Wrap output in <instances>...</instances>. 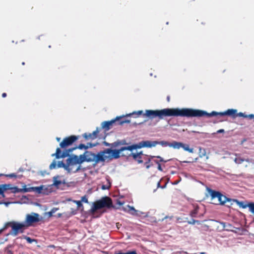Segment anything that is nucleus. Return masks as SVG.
<instances>
[{
  "label": "nucleus",
  "mask_w": 254,
  "mask_h": 254,
  "mask_svg": "<svg viewBox=\"0 0 254 254\" xmlns=\"http://www.w3.org/2000/svg\"><path fill=\"white\" fill-rule=\"evenodd\" d=\"M142 115L143 117H147L150 119H153L158 117L159 119H163L166 117H194L197 115H200L197 110L189 108H165L160 110H147L145 113L143 114L142 111L133 112L132 113L127 115L126 116L134 115L135 117Z\"/></svg>",
  "instance_id": "obj_1"
},
{
  "label": "nucleus",
  "mask_w": 254,
  "mask_h": 254,
  "mask_svg": "<svg viewBox=\"0 0 254 254\" xmlns=\"http://www.w3.org/2000/svg\"><path fill=\"white\" fill-rule=\"evenodd\" d=\"M75 162L76 164H80L83 162H93L94 165L97 164L100 162H104L105 157L103 156L102 151L99 152L97 154L92 153L90 151H86L82 155H80L79 157L77 155H74Z\"/></svg>",
  "instance_id": "obj_2"
},
{
  "label": "nucleus",
  "mask_w": 254,
  "mask_h": 254,
  "mask_svg": "<svg viewBox=\"0 0 254 254\" xmlns=\"http://www.w3.org/2000/svg\"><path fill=\"white\" fill-rule=\"evenodd\" d=\"M197 112H199L200 115H197L196 117H201L206 116L207 117H210L212 116H229L233 118H236L237 117H241L244 118H247V115H246L244 113L240 112L237 113V110L236 109H228L227 111L224 112H216L215 111H213L210 113H208L204 111H201L197 110Z\"/></svg>",
  "instance_id": "obj_3"
},
{
  "label": "nucleus",
  "mask_w": 254,
  "mask_h": 254,
  "mask_svg": "<svg viewBox=\"0 0 254 254\" xmlns=\"http://www.w3.org/2000/svg\"><path fill=\"white\" fill-rule=\"evenodd\" d=\"M132 151L131 146L122 147L119 149H112L107 148L102 151L103 156H104L106 159L112 160L113 159H118L120 157V153L125 150Z\"/></svg>",
  "instance_id": "obj_4"
},
{
  "label": "nucleus",
  "mask_w": 254,
  "mask_h": 254,
  "mask_svg": "<svg viewBox=\"0 0 254 254\" xmlns=\"http://www.w3.org/2000/svg\"><path fill=\"white\" fill-rule=\"evenodd\" d=\"M113 207L112 199L108 196H105L94 202L93 203L91 210L92 212H94L97 210L103 208H110Z\"/></svg>",
  "instance_id": "obj_5"
},
{
  "label": "nucleus",
  "mask_w": 254,
  "mask_h": 254,
  "mask_svg": "<svg viewBox=\"0 0 254 254\" xmlns=\"http://www.w3.org/2000/svg\"><path fill=\"white\" fill-rule=\"evenodd\" d=\"M125 116L122 117H117L115 119L109 121H104L102 123V128L105 131H108L111 129L114 126L117 125H123L125 123H129L130 121L123 119Z\"/></svg>",
  "instance_id": "obj_6"
},
{
  "label": "nucleus",
  "mask_w": 254,
  "mask_h": 254,
  "mask_svg": "<svg viewBox=\"0 0 254 254\" xmlns=\"http://www.w3.org/2000/svg\"><path fill=\"white\" fill-rule=\"evenodd\" d=\"M43 220V217L38 213L32 212L26 215L24 220V224L27 228L31 226H34V224Z\"/></svg>",
  "instance_id": "obj_7"
},
{
  "label": "nucleus",
  "mask_w": 254,
  "mask_h": 254,
  "mask_svg": "<svg viewBox=\"0 0 254 254\" xmlns=\"http://www.w3.org/2000/svg\"><path fill=\"white\" fill-rule=\"evenodd\" d=\"M8 190H10L11 192L14 193L19 192H27L29 191L28 189H19L17 187H12L11 184L0 185V195H1L2 197L4 198L5 197L4 192Z\"/></svg>",
  "instance_id": "obj_8"
},
{
  "label": "nucleus",
  "mask_w": 254,
  "mask_h": 254,
  "mask_svg": "<svg viewBox=\"0 0 254 254\" xmlns=\"http://www.w3.org/2000/svg\"><path fill=\"white\" fill-rule=\"evenodd\" d=\"M76 148H78L79 149H86L88 148V146H86L84 144H80L77 147L73 148L72 149H70L68 150H66L65 151H64L63 152H62V151L60 148H57L56 149V153L53 154L52 156H55L57 159H59L60 158H65L69 155L70 152H71L73 150L75 149Z\"/></svg>",
  "instance_id": "obj_9"
},
{
  "label": "nucleus",
  "mask_w": 254,
  "mask_h": 254,
  "mask_svg": "<svg viewBox=\"0 0 254 254\" xmlns=\"http://www.w3.org/2000/svg\"><path fill=\"white\" fill-rule=\"evenodd\" d=\"M76 165L74 155L70 156L66 161V164L63 161L59 162L58 167L59 168L63 167L68 173L72 172L73 167Z\"/></svg>",
  "instance_id": "obj_10"
},
{
  "label": "nucleus",
  "mask_w": 254,
  "mask_h": 254,
  "mask_svg": "<svg viewBox=\"0 0 254 254\" xmlns=\"http://www.w3.org/2000/svg\"><path fill=\"white\" fill-rule=\"evenodd\" d=\"M158 141H142L140 142L138 144H133L130 145L131 150L136 149L137 148H141L142 147H154L157 145Z\"/></svg>",
  "instance_id": "obj_11"
},
{
  "label": "nucleus",
  "mask_w": 254,
  "mask_h": 254,
  "mask_svg": "<svg viewBox=\"0 0 254 254\" xmlns=\"http://www.w3.org/2000/svg\"><path fill=\"white\" fill-rule=\"evenodd\" d=\"M12 226V235L15 236L18 235V233H23L24 230L27 228L24 223H19L13 221V223Z\"/></svg>",
  "instance_id": "obj_12"
},
{
  "label": "nucleus",
  "mask_w": 254,
  "mask_h": 254,
  "mask_svg": "<svg viewBox=\"0 0 254 254\" xmlns=\"http://www.w3.org/2000/svg\"><path fill=\"white\" fill-rule=\"evenodd\" d=\"M78 136L76 135H70L65 137L60 143V146L62 148L64 149L67 146L72 145L78 139Z\"/></svg>",
  "instance_id": "obj_13"
},
{
  "label": "nucleus",
  "mask_w": 254,
  "mask_h": 254,
  "mask_svg": "<svg viewBox=\"0 0 254 254\" xmlns=\"http://www.w3.org/2000/svg\"><path fill=\"white\" fill-rule=\"evenodd\" d=\"M129 156H132L133 159L136 161L138 163H143L144 160H146V158H147V155H144L142 151L137 153H131L129 155Z\"/></svg>",
  "instance_id": "obj_14"
},
{
  "label": "nucleus",
  "mask_w": 254,
  "mask_h": 254,
  "mask_svg": "<svg viewBox=\"0 0 254 254\" xmlns=\"http://www.w3.org/2000/svg\"><path fill=\"white\" fill-rule=\"evenodd\" d=\"M210 195L212 199L217 198L220 204H223L225 203L226 198L219 192L211 190Z\"/></svg>",
  "instance_id": "obj_15"
},
{
  "label": "nucleus",
  "mask_w": 254,
  "mask_h": 254,
  "mask_svg": "<svg viewBox=\"0 0 254 254\" xmlns=\"http://www.w3.org/2000/svg\"><path fill=\"white\" fill-rule=\"evenodd\" d=\"M99 132V130L98 128H97L96 129L95 131H94L92 133H84L83 134V136L86 140H88L89 139H91L93 140V139H95L97 138V135Z\"/></svg>",
  "instance_id": "obj_16"
},
{
  "label": "nucleus",
  "mask_w": 254,
  "mask_h": 254,
  "mask_svg": "<svg viewBox=\"0 0 254 254\" xmlns=\"http://www.w3.org/2000/svg\"><path fill=\"white\" fill-rule=\"evenodd\" d=\"M234 201L237 203L240 207L246 208L248 207L249 208L250 211L253 213V210H252V208L251 207L252 205H254V202H250L247 204H245L244 202L240 201L237 199H235Z\"/></svg>",
  "instance_id": "obj_17"
},
{
  "label": "nucleus",
  "mask_w": 254,
  "mask_h": 254,
  "mask_svg": "<svg viewBox=\"0 0 254 254\" xmlns=\"http://www.w3.org/2000/svg\"><path fill=\"white\" fill-rule=\"evenodd\" d=\"M236 157L234 159V161L236 164H240L243 163L244 161H246L248 163H250L251 159H244L239 154H236Z\"/></svg>",
  "instance_id": "obj_18"
},
{
  "label": "nucleus",
  "mask_w": 254,
  "mask_h": 254,
  "mask_svg": "<svg viewBox=\"0 0 254 254\" xmlns=\"http://www.w3.org/2000/svg\"><path fill=\"white\" fill-rule=\"evenodd\" d=\"M151 158L153 163L154 162L157 165L160 164L161 162L166 163L167 162V160H164L161 157L159 156H151Z\"/></svg>",
  "instance_id": "obj_19"
},
{
  "label": "nucleus",
  "mask_w": 254,
  "mask_h": 254,
  "mask_svg": "<svg viewBox=\"0 0 254 254\" xmlns=\"http://www.w3.org/2000/svg\"><path fill=\"white\" fill-rule=\"evenodd\" d=\"M144 160L145 161L144 163V165L145 166L146 169H149V168L153 166V162H151V156L148 157V156H147L146 160Z\"/></svg>",
  "instance_id": "obj_20"
},
{
  "label": "nucleus",
  "mask_w": 254,
  "mask_h": 254,
  "mask_svg": "<svg viewBox=\"0 0 254 254\" xmlns=\"http://www.w3.org/2000/svg\"><path fill=\"white\" fill-rule=\"evenodd\" d=\"M182 145V142L173 141L170 142V147H173L174 149H179L181 147Z\"/></svg>",
  "instance_id": "obj_21"
},
{
  "label": "nucleus",
  "mask_w": 254,
  "mask_h": 254,
  "mask_svg": "<svg viewBox=\"0 0 254 254\" xmlns=\"http://www.w3.org/2000/svg\"><path fill=\"white\" fill-rule=\"evenodd\" d=\"M181 147L183 148L185 151H188L190 153L193 152V148H190V145L189 144H184V143H182Z\"/></svg>",
  "instance_id": "obj_22"
},
{
  "label": "nucleus",
  "mask_w": 254,
  "mask_h": 254,
  "mask_svg": "<svg viewBox=\"0 0 254 254\" xmlns=\"http://www.w3.org/2000/svg\"><path fill=\"white\" fill-rule=\"evenodd\" d=\"M199 157L202 158L205 156H206V150L204 148H202L201 147H199Z\"/></svg>",
  "instance_id": "obj_23"
},
{
  "label": "nucleus",
  "mask_w": 254,
  "mask_h": 254,
  "mask_svg": "<svg viewBox=\"0 0 254 254\" xmlns=\"http://www.w3.org/2000/svg\"><path fill=\"white\" fill-rule=\"evenodd\" d=\"M198 211V207L195 206L193 210L190 211V215L192 217H195Z\"/></svg>",
  "instance_id": "obj_24"
},
{
  "label": "nucleus",
  "mask_w": 254,
  "mask_h": 254,
  "mask_svg": "<svg viewBox=\"0 0 254 254\" xmlns=\"http://www.w3.org/2000/svg\"><path fill=\"white\" fill-rule=\"evenodd\" d=\"M13 223V221H10L6 222L3 228L1 229L2 230V232H3L5 230H6L8 227H11L12 228V224Z\"/></svg>",
  "instance_id": "obj_25"
},
{
  "label": "nucleus",
  "mask_w": 254,
  "mask_h": 254,
  "mask_svg": "<svg viewBox=\"0 0 254 254\" xmlns=\"http://www.w3.org/2000/svg\"><path fill=\"white\" fill-rule=\"evenodd\" d=\"M128 211L132 215H136L137 211L132 206L128 205Z\"/></svg>",
  "instance_id": "obj_26"
},
{
  "label": "nucleus",
  "mask_w": 254,
  "mask_h": 254,
  "mask_svg": "<svg viewBox=\"0 0 254 254\" xmlns=\"http://www.w3.org/2000/svg\"><path fill=\"white\" fill-rule=\"evenodd\" d=\"M4 176L6 177H8L9 178H17L18 176L14 173H11V174H7V175H4L3 174H0V177L1 176Z\"/></svg>",
  "instance_id": "obj_27"
},
{
  "label": "nucleus",
  "mask_w": 254,
  "mask_h": 254,
  "mask_svg": "<svg viewBox=\"0 0 254 254\" xmlns=\"http://www.w3.org/2000/svg\"><path fill=\"white\" fill-rule=\"evenodd\" d=\"M157 144H160L162 146H168L170 147V143L168 142L167 141H158Z\"/></svg>",
  "instance_id": "obj_28"
},
{
  "label": "nucleus",
  "mask_w": 254,
  "mask_h": 254,
  "mask_svg": "<svg viewBox=\"0 0 254 254\" xmlns=\"http://www.w3.org/2000/svg\"><path fill=\"white\" fill-rule=\"evenodd\" d=\"M120 145H121L120 140H117V141H115V142H113V143L111 144V146L113 148L117 147Z\"/></svg>",
  "instance_id": "obj_29"
},
{
  "label": "nucleus",
  "mask_w": 254,
  "mask_h": 254,
  "mask_svg": "<svg viewBox=\"0 0 254 254\" xmlns=\"http://www.w3.org/2000/svg\"><path fill=\"white\" fill-rule=\"evenodd\" d=\"M23 238L26 240V241H27V242L28 243H32V242H33L34 241H35V239H31V238L29 237H27L26 236H23Z\"/></svg>",
  "instance_id": "obj_30"
},
{
  "label": "nucleus",
  "mask_w": 254,
  "mask_h": 254,
  "mask_svg": "<svg viewBox=\"0 0 254 254\" xmlns=\"http://www.w3.org/2000/svg\"><path fill=\"white\" fill-rule=\"evenodd\" d=\"M56 166H57V163H56V161H53L50 164L49 168H50V169H55V168H56Z\"/></svg>",
  "instance_id": "obj_31"
},
{
  "label": "nucleus",
  "mask_w": 254,
  "mask_h": 254,
  "mask_svg": "<svg viewBox=\"0 0 254 254\" xmlns=\"http://www.w3.org/2000/svg\"><path fill=\"white\" fill-rule=\"evenodd\" d=\"M73 202L76 204L78 208L82 206V204L81 200H74Z\"/></svg>",
  "instance_id": "obj_32"
},
{
  "label": "nucleus",
  "mask_w": 254,
  "mask_h": 254,
  "mask_svg": "<svg viewBox=\"0 0 254 254\" xmlns=\"http://www.w3.org/2000/svg\"><path fill=\"white\" fill-rule=\"evenodd\" d=\"M81 202H85V203H88V198H87V197H86V195H84V196H82L81 197Z\"/></svg>",
  "instance_id": "obj_33"
},
{
  "label": "nucleus",
  "mask_w": 254,
  "mask_h": 254,
  "mask_svg": "<svg viewBox=\"0 0 254 254\" xmlns=\"http://www.w3.org/2000/svg\"><path fill=\"white\" fill-rule=\"evenodd\" d=\"M197 222V223H199V221L198 220H195L194 219H192L191 221H188V223L189 224H192V225H194L195 224V223Z\"/></svg>",
  "instance_id": "obj_34"
},
{
  "label": "nucleus",
  "mask_w": 254,
  "mask_h": 254,
  "mask_svg": "<svg viewBox=\"0 0 254 254\" xmlns=\"http://www.w3.org/2000/svg\"><path fill=\"white\" fill-rule=\"evenodd\" d=\"M123 254H137L135 251H129L127 253H123Z\"/></svg>",
  "instance_id": "obj_35"
},
{
  "label": "nucleus",
  "mask_w": 254,
  "mask_h": 254,
  "mask_svg": "<svg viewBox=\"0 0 254 254\" xmlns=\"http://www.w3.org/2000/svg\"><path fill=\"white\" fill-rule=\"evenodd\" d=\"M198 158H195L192 161H183L184 163H192V162H195L197 161Z\"/></svg>",
  "instance_id": "obj_36"
},
{
  "label": "nucleus",
  "mask_w": 254,
  "mask_h": 254,
  "mask_svg": "<svg viewBox=\"0 0 254 254\" xmlns=\"http://www.w3.org/2000/svg\"><path fill=\"white\" fill-rule=\"evenodd\" d=\"M157 169H158V170H159L160 171H163V169L162 168L161 163L158 164V165H157Z\"/></svg>",
  "instance_id": "obj_37"
},
{
  "label": "nucleus",
  "mask_w": 254,
  "mask_h": 254,
  "mask_svg": "<svg viewBox=\"0 0 254 254\" xmlns=\"http://www.w3.org/2000/svg\"><path fill=\"white\" fill-rule=\"evenodd\" d=\"M120 141L121 145L127 144L126 140H120Z\"/></svg>",
  "instance_id": "obj_38"
},
{
  "label": "nucleus",
  "mask_w": 254,
  "mask_h": 254,
  "mask_svg": "<svg viewBox=\"0 0 254 254\" xmlns=\"http://www.w3.org/2000/svg\"><path fill=\"white\" fill-rule=\"evenodd\" d=\"M61 183V181H55L54 183V184L55 185V186H58L59 185H60Z\"/></svg>",
  "instance_id": "obj_39"
},
{
  "label": "nucleus",
  "mask_w": 254,
  "mask_h": 254,
  "mask_svg": "<svg viewBox=\"0 0 254 254\" xmlns=\"http://www.w3.org/2000/svg\"><path fill=\"white\" fill-rule=\"evenodd\" d=\"M247 118H249L250 119H254V115L250 114V115L247 116Z\"/></svg>",
  "instance_id": "obj_40"
},
{
  "label": "nucleus",
  "mask_w": 254,
  "mask_h": 254,
  "mask_svg": "<svg viewBox=\"0 0 254 254\" xmlns=\"http://www.w3.org/2000/svg\"><path fill=\"white\" fill-rule=\"evenodd\" d=\"M224 132V130L223 129H220L217 131V133H223Z\"/></svg>",
  "instance_id": "obj_41"
},
{
  "label": "nucleus",
  "mask_w": 254,
  "mask_h": 254,
  "mask_svg": "<svg viewBox=\"0 0 254 254\" xmlns=\"http://www.w3.org/2000/svg\"><path fill=\"white\" fill-rule=\"evenodd\" d=\"M80 169V166L79 165L76 169L75 170L73 171V172H77L78 171H79V170Z\"/></svg>",
  "instance_id": "obj_42"
},
{
  "label": "nucleus",
  "mask_w": 254,
  "mask_h": 254,
  "mask_svg": "<svg viewBox=\"0 0 254 254\" xmlns=\"http://www.w3.org/2000/svg\"><path fill=\"white\" fill-rule=\"evenodd\" d=\"M6 96H7V95H6V93H3L2 94V97L3 98H5V97H6Z\"/></svg>",
  "instance_id": "obj_43"
},
{
  "label": "nucleus",
  "mask_w": 254,
  "mask_h": 254,
  "mask_svg": "<svg viewBox=\"0 0 254 254\" xmlns=\"http://www.w3.org/2000/svg\"><path fill=\"white\" fill-rule=\"evenodd\" d=\"M104 144L106 146H111V144L107 143L106 142H104Z\"/></svg>",
  "instance_id": "obj_44"
},
{
  "label": "nucleus",
  "mask_w": 254,
  "mask_h": 254,
  "mask_svg": "<svg viewBox=\"0 0 254 254\" xmlns=\"http://www.w3.org/2000/svg\"><path fill=\"white\" fill-rule=\"evenodd\" d=\"M118 203L120 205H123V204L124 203V202H121V201H119L118 202Z\"/></svg>",
  "instance_id": "obj_45"
},
{
  "label": "nucleus",
  "mask_w": 254,
  "mask_h": 254,
  "mask_svg": "<svg viewBox=\"0 0 254 254\" xmlns=\"http://www.w3.org/2000/svg\"><path fill=\"white\" fill-rule=\"evenodd\" d=\"M251 207L252 208V210H253V213L254 214V205H252Z\"/></svg>",
  "instance_id": "obj_46"
},
{
  "label": "nucleus",
  "mask_w": 254,
  "mask_h": 254,
  "mask_svg": "<svg viewBox=\"0 0 254 254\" xmlns=\"http://www.w3.org/2000/svg\"><path fill=\"white\" fill-rule=\"evenodd\" d=\"M102 189L103 190H106V189H107V187H106L105 185H103V186H102Z\"/></svg>",
  "instance_id": "obj_47"
},
{
  "label": "nucleus",
  "mask_w": 254,
  "mask_h": 254,
  "mask_svg": "<svg viewBox=\"0 0 254 254\" xmlns=\"http://www.w3.org/2000/svg\"><path fill=\"white\" fill-rule=\"evenodd\" d=\"M167 101H168V102H169V101H170V96H168L167 97Z\"/></svg>",
  "instance_id": "obj_48"
},
{
  "label": "nucleus",
  "mask_w": 254,
  "mask_h": 254,
  "mask_svg": "<svg viewBox=\"0 0 254 254\" xmlns=\"http://www.w3.org/2000/svg\"><path fill=\"white\" fill-rule=\"evenodd\" d=\"M56 139H57V140L58 141H60V140H61V138H60V137H57V138H56Z\"/></svg>",
  "instance_id": "obj_49"
},
{
  "label": "nucleus",
  "mask_w": 254,
  "mask_h": 254,
  "mask_svg": "<svg viewBox=\"0 0 254 254\" xmlns=\"http://www.w3.org/2000/svg\"><path fill=\"white\" fill-rule=\"evenodd\" d=\"M2 230L0 229V235L2 233Z\"/></svg>",
  "instance_id": "obj_50"
},
{
  "label": "nucleus",
  "mask_w": 254,
  "mask_h": 254,
  "mask_svg": "<svg viewBox=\"0 0 254 254\" xmlns=\"http://www.w3.org/2000/svg\"><path fill=\"white\" fill-rule=\"evenodd\" d=\"M95 145H92L91 143H90V147H93V146H94Z\"/></svg>",
  "instance_id": "obj_51"
},
{
  "label": "nucleus",
  "mask_w": 254,
  "mask_h": 254,
  "mask_svg": "<svg viewBox=\"0 0 254 254\" xmlns=\"http://www.w3.org/2000/svg\"><path fill=\"white\" fill-rule=\"evenodd\" d=\"M160 182H158V187H159V186H160Z\"/></svg>",
  "instance_id": "obj_52"
},
{
  "label": "nucleus",
  "mask_w": 254,
  "mask_h": 254,
  "mask_svg": "<svg viewBox=\"0 0 254 254\" xmlns=\"http://www.w3.org/2000/svg\"><path fill=\"white\" fill-rule=\"evenodd\" d=\"M200 254H205V253H204V252H201V253H200Z\"/></svg>",
  "instance_id": "obj_53"
},
{
  "label": "nucleus",
  "mask_w": 254,
  "mask_h": 254,
  "mask_svg": "<svg viewBox=\"0 0 254 254\" xmlns=\"http://www.w3.org/2000/svg\"><path fill=\"white\" fill-rule=\"evenodd\" d=\"M22 65H24V64H25V63H24V62H23V63H22Z\"/></svg>",
  "instance_id": "obj_54"
},
{
  "label": "nucleus",
  "mask_w": 254,
  "mask_h": 254,
  "mask_svg": "<svg viewBox=\"0 0 254 254\" xmlns=\"http://www.w3.org/2000/svg\"><path fill=\"white\" fill-rule=\"evenodd\" d=\"M37 189L40 190L39 188H36Z\"/></svg>",
  "instance_id": "obj_55"
}]
</instances>
